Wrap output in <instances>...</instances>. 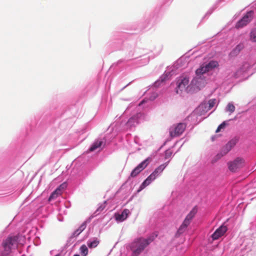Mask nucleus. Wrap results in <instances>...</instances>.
Masks as SVG:
<instances>
[{"mask_svg":"<svg viewBox=\"0 0 256 256\" xmlns=\"http://www.w3.org/2000/svg\"><path fill=\"white\" fill-rule=\"evenodd\" d=\"M158 18V15L154 12H146L137 24L136 29L139 32L146 30L156 23Z\"/></svg>","mask_w":256,"mask_h":256,"instance_id":"7ed1b4c3","label":"nucleus"},{"mask_svg":"<svg viewBox=\"0 0 256 256\" xmlns=\"http://www.w3.org/2000/svg\"><path fill=\"white\" fill-rule=\"evenodd\" d=\"M18 238V235L10 236L4 240L0 247V256H8L12 246L17 245Z\"/></svg>","mask_w":256,"mask_h":256,"instance_id":"20e7f679","label":"nucleus"},{"mask_svg":"<svg viewBox=\"0 0 256 256\" xmlns=\"http://www.w3.org/2000/svg\"><path fill=\"white\" fill-rule=\"evenodd\" d=\"M130 56H132L134 55V54L132 52H130L129 54Z\"/></svg>","mask_w":256,"mask_h":256,"instance_id":"a19ab883","label":"nucleus"},{"mask_svg":"<svg viewBox=\"0 0 256 256\" xmlns=\"http://www.w3.org/2000/svg\"><path fill=\"white\" fill-rule=\"evenodd\" d=\"M243 160L240 158H236L234 161L228 163V169L232 172H235L240 168L242 164Z\"/></svg>","mask_w":256,"mask_h":256,"instance_id":"ddd939ff","label":"nucleus"},{"mask_svg":"<svg viewBox=\"0 0 256 256\" xmlns=\"http://www.w3.org/2000/svg\"><path fill=\"white\" fill-rule=\"evenodd\" d=\"M232 146L226 143V144L222 148L220 152L216 156V159L220 158L222 156L228 154L232 148Z\"/></svg>","mask_w":256,"mask_h":256,"instance_id":"412c9836","label":"nucleus"},{"mask_svg":"<svg viewBox=\"0 0 256 256\" xmlns=\"http://www.w3.org/2000/svg\"><path fill=\"white\" fill-rule=\"evenodd\" d=\"M146 102V100L145 99H143L139 104V106L142 105L144 104Z\"/></svg>","mask_w":256,"mask_h":256,"instance_id":"e433bc0d","label":"nucleus"},{"mask_svg":"<svg viewBox=\"0 0 256 256\" xmlns=\"http://www.w3.org/2000/svg\"><path fill=\"white\" fill-rule=\"evenodd\" d=\"M189 79L187 77L180 78L176 82V91L177 94L179 93V90L182 92L186 90L187 92H193L194 91L199 90L202 86L201 79L196 78H194L190 84L188 85Z\"/></svg>","mask_w":256,"mask_h":256,"instance_id":"f257e3e1","label":"nucleus"},{"mask_svg":"<svg viewBox=\"0 0 256 256\" xmlns=\"http://www.w3.org/2000/svg\"><path fill=\"white\" fill-rule=\"evenodd\" d=\"M64 184H60L58 187L54 192H52L48 198V200L49 202L52 201V200L56 198L60 194V192L61 190V188H64Z\"/></svg>","mask_w":256,"mask_h":256,"instance_id":"4be33fe9","label":"nucleus"},{"mask_svg":"<svg viewBox=\"0 0 256 256\" xmlns=\"http://www.w3.org/2000/svg\"><path fill=\"white\" fill-rule=\"evenodd\" d=\"M219 66L216 60H211L208 63H204L196 70V78L201 79V82L203 81L202 76L204 74L211 71Z\"/></svg>","mask_w":256,"mask_h":256,"instance_id":"423d86ee","label":"nucleus"},{"mask_svg":"<svg viewBox=\"0 0 256 256\" xmlns=\"http://www.w3.org/2000/svg\"><path fill=\"white\" fill-rule=\"evenodd\" d=\"M107 201L105 200L103 204H102L97 208V210L94 212V214L96 215H98L100 214L101 212H102L106 207V204Z\"/></svg>","mask_w":256,"mask_h":256,"instance_id":"bb28decb","label":"nucleus"},{"mask_svg":"<svg viewBox=\"0 0 256 256\" xmlns=\"http://www.w3.org/2000/svg\"><path fill=\"white\" fill-rule=\"evenodd\" d=\"M144 118L143 114L141 112H137L130 117L126 124V128L132 129L135 128L139 124L142 119Z\"/></svg>","mask_w":256,"mask_h":256,"instance_id":"1a4fd4ad","label":"nucleus"},{"mask_svg":"<svg viewBox=\"0 0 256 256\" xmlns=\"http://www.w3.org/2000/svg\"><path fill=\"white\" fill-rule=\"evenodd\" d=\"M227 112H230V113L233 112L235 110V106L232 103H228L226 108Z\"/></svg>","mask_w":256,"mask_h":256,"instance_id":"c756f323","label":"nucleus"},{"mask_svg":"<svg viewBox=\"0 0 256 256\" xmlns=\"http://www.w3.org/2000/svg\"><path fill=\"white\" fill-rule=\"evenodd\" d=\"M227 124L228 123L226 121L223 122L218 126L216 130V132H218L221 130L224 129Z\"/></svg>","mask_w":256,"mask_h":256,"instance_id":"7c9ffc66","label":"nucleus"},{"mask_svg":"<svg viewBox=\"0 0 256 256\" xmlns=\"http://www.w3.org/2000/svg\"><path fill=\"white\" fill-rule=\"evenodd\" d=\"M81 232H80V231L79 230L78 228L76 229L72 234V236H70V238H74L77 237L80 234Z\"/></svg>","mask_w":256,"mask_h":256,"instance_id":"72a5a7b5","label":"nucleus"},{"mask_svg":"<svg viewBox=\"0 0 256 256\" xmlns=\"http://www.w3.org/2000/svg\"><path fill=\"white\" fill-rule=\"evenodd\" d=\"M250 40L252 42H256V27L251 30L250 33Z\"/></svg>","mask_w":256,"mask_h":256,"instance_id":"393cba45","label":"nucleus"},{"mask_svg":"<svg viewBox=\"0 0 256 256\" xmlns=\"http://www.w3.org/2000/svg\"><path fill=\"white\" fill-rule=\"evenodd\" d=\"M246 250H248V251H252L254 250V248H250L249 246L246 248Z\"/></svg>","mask_w":256,"mask_h":256,"instance_id":"4c0bfd02","label":"nucleus"},{"mask_svg":"<svg viewBox=\"0 0 256 256\" xmlns=\"http://www.w3.org/2000/svg\"><path fill=\"white\" fill-rule=\"evenodd\" d=\"M132 82H129L128 84H127L126 86H125L124 87H123L122 88V90H124L126 86H129L131 83Z\"/></svg>","mask_w":256,"mask_h":256,"instance_id":"ea45409f","label":"nucleus"},{"mask_svg":"<svg viewBox=\"0 0 256 256\" xmlns=\"http://www.w3.org/2000/svg\"><path fill=\"white\" fill-rule=\"evenodd\" d=\"M238 141V139L237 138L235 137V138L231 139L227 143H228V144H230V146H232V148H233L237 144Z\"/></svg>","mask_w":256,"mask_h":256,"instance_id":"2f4dec72","label":"nucleus"},{"mask_svg":"<svg viewBox=\"0 0 256 256\" xmlns=\"http://www.w3.org/2000/svg\"><path fill=\"white\" fill-rule=\"evenodd\" d=\"M172 154V152L170 150V149L166 150L164 152V159L166 160V159L169 158H170Z\"/></svg>","mask_w":256,"mask_h":256,"instance_id":"473e14b6","label":"nucleus"},{"mask_svg":"<svg viewBox=\"0 0 256 256\" xmlns=\"http://www.w3.org/2000/svg\"><path fill=\"white\" fill-rule=\"evenodd\" d=\"M73 256H80L78 254H74Z\"/></svg>","mask_w":256,"mask_h":256,"instance_id":"79ce46f5","label":"nucleus"},{"mask_svg":"<svg viewBox=\"0 0 256 256\" xmlns=\"http://www.w3.org/2000/svg\"><path fill=\"white\" fill-rule=\"evenodd\" d=\"M104 141L102 139L96 140L89 148L88 152H94L98 148H101L104 144Z\"/></svg>","mask_w":256,"mask_h":256,"instance_id":"6ab92c4d","label":"nucleus"},{"mask_svg":"<svg viewBox=\"0 0 256 256\" xmlns=\"http://www.w3.org/2000/svg\"><path fill=\"white\" fill-rule=\"evenodd\" d=\"M100 244V240L96 237L90 238L86 242L88 246L90 248H96Z\"/></svg>","mask_w":256,"mask_h":256,"instance_id":"5701e85b","label":"nucleus"},{"mask_svg":"<svg viewBox=\"0 0 256 256\" xmlns=\"http://www.w3.org/2000/svg\"><path fill=\"white\" fill-rule=\"evenodd\" d=\"M169 162L170 160L158 166L154 170V171L150 174V175H152V176H154L155 179H156L157 177L160 175L163 170L168 165Z\"/></svg>","mask_w":256,"mask_h":256,"instance_id":"a211bd4d","label":"nucleus"},{"mask_svg":"<svg viewBox=\"0 0 256 256\" xmlns=\"http://www.w3.org/2000/svg\"><path fill=\"white\" fill-rule=\"evenodd\" d=\"M250 67L251 66L249 63L244 62L236 71L232 72L230 77L233 78H237L241 76H244L245 74L248 72Z\"/></svg>","mask_w":256,"mask_h":256,"instance_id":"9d476101","label":"nucleus"},{"mask_svg":"<svg viewBox=\"0 0 256 256\" xmlns=\"http://www.w3.org/2000/svg\"><path fill=\"white\" fill-rule=\"evenodd\" d=\"M86 222H82V224L78 227V229L80 231V232H83L85 228H86Z\"/></svg>","mask_w":256,"mask_h":256,"instance_id":"f704fd0d","label":"nucleus"},{"mask_svg":"<svg viewBox=\"0 0 256 256\" xmlns=\"http://www.w3.org/2000/svg\"><path fill=\"white\" fill-rule=\"evenodd\" d=\"M125 60H122V59L120 60H118V62H117V64H120V63H122V62H124V61H125Z\"/></svg>","mask_w":256,"mask_h":256,"instance_id":"58836bf2","label":"nucleus"},{"mask_svg":"<svg viewBox=\"0 0 256 256\" xmlns=\"http://www.w3.org/2000/svg\"><path fill=\"white\" fill-rule=\"evenodd\" d=\"M148 60H147L146 61L145 63H147V62H148Z\"/></svg>","mask_w":256,"mask_h":256,"instance_id":"c03bdc74","label":"nucleus"},{"mask_svg":"<svg viewBox=\"0 0 256 256\" xmlns=\"http://www.w3.org/2000/svg\"><path fill=\"white\" fill-rule=\"evenodd\" d=\"M156 96H154V98H152V100H154V99H155V98H156Z\"/></svg>","mask_w":256,"mask_h":256,"instance_id":"37998d69","label":"nucleus"},{"mask_svg":"<svg viewBox=\"0 0 256 256\" xmlns=\"http://www.w3.org/2000/svg\"><path fill=\"white\" fill-rule=\"evenodd\" d=\"M254 10H250L247 12L243 16L236 24V28H240L246 26L254 18Z\"/></svg>","mask_w":256,"mask_h":256,"instance_id":"6e6552de","label":"nucleus"},{"mask_svg":"<svg viewBox=\"0 0 256 256\" xmlns=\"http://www.w3.org/2000/svg\"><path fill=\"white\" fill-rule=\"evenodd\" d=\"M130 214V210L128 209H124L120 214H115V219L118 222H122L126 220Z\"/></svg>","mask_w":256,"mask_h":256,"instance_id":"dca6fc26","label":"nucleus"},{"mask_svg":"<svg viewBox=\"0 0 256 256\" xmlns=\"http://www.w3.org/2000/svg\"><path fill=\"white\" fill-rule=\"evenodd\" d=\"M208 108V104L206 102H202L196 108V110L200 112V114H204L208 110H204Z\"/></svg>","mask_w":256,"mask_h":256,"instance_id":"b1692460","label":"nucleus"},{"mask_svg":"<svg viewBox=\"0 0 256 256\" xmlns=\"http://www.w3.org/2000/svg\"><path fill=\"white\" fill-rule=\"evenodd\" d=\"M198 211L196 206H194L187 214L182 224L180 226L178 230L176 231L175 236L176 238L179 237L186 230L188 226L190 225L192 220Z\"/></svg>","mask_w":256,"mask_h":256,"instance_id":"0eeeda50","label":"nucleus"},{"mask_svg":"<svg viewBox=\"0 0 256 256\" xmlns=\"http://www.w3.org/2000/svg\"><path fill=\"white\" fill-rule=\"evenodd\" d=\"M174 72H165L160 78L156 80L153 84V86L155 88H158L162 82L166 81L169 77L173 74Z\"/></svg>","mask_w":256,"mask_h":256,"instance_id":"2eb2a0df","label":"nucleus"},{"mask_svg":"<svg viewBox=\"0 0 256 256\" xmlns=\"http://www.w3.org/2000/svg\"><path fill=\"white\" fill-rule=\"evenodd\" d=\"M186 128V124L184 123H178L174 128L170 130V134L172 137H176L181 135Z\"/></svg>","mask_w":256,"mask_h":256,"instance_id":"f8f14e48","label":"nucleus"},{"mask_svg":"<svg viewBox=\"0 0 256 256\" xmlns=\"http://www.w3.org/2000/svg\"><path fill=\"white\" fill-rule=\"evenodd\" d=\"M154 180L156 179L154 176H152L150 174L148 176L140 185L139 188L137 190V192L138 193L141 192L145 188L149 186Z\"/></svg>","mask_w":256,"mask_h":256,"instance_id":"f3484780","label":"nucleus"},{"mask_svg":"<svg viewBox=\"0 0 256 256\" xmlns=\"http://www.w3.org/2000/svg\"><path fill=\"white\" fill-rule=\"evenodd\" d=\"M123 34L118 32H113L110 40L106 43V46L111 49L112 51L122 50L123 43Z\"/></svg>","mask_w":256,"mask_h":256,"instance_id":"39448f33","label":"nucleus"},{"mask_svg":"<svg viewBox=\"0 0 256 256\" xmlns=\"http://www.w3.org/2000/svg\"><path fill=\"white\" fill-rule=\"evenodd\" d=\"M152 158L150 157L147 158L144 160L140 163L132 171L128 179L130 177L134 178L137 176L142 170H144L150 162Z\"/></svg>","mask_w":256,"mask_h":256,"instance_id":"9b49d317","label":"nucleus"},{"mask_svg":"<svg viewBox=\"0 0 256 256\" xmlns=\"http://www.w3.org/2000/svg\"><path fill=\"white\" fill-rule=\"evenodd\" d=\"M217 4H214L206 12V13L205 14L204 16L203 17V18L209 16L212 12H213L217 8Z\"/></svg>","mask_w":256,"mask_h":256,"instance_id":"cd10ccee","label":"nucleus"},{"mask_svg":"<svg viewBox=\"0 0 256 256\" xmlns=\"http://www.w3.org/2000/svg\"><path fill=\"white\" fill-rule=\"evenodd\" d=\"M216 100L215 98H212V99L208 101V102L206 103L208 104V108L206 110H209L212 108L215 105V104L216 103Z\"/></svg>","mask_w":256,"mask_h":256,"instance_id":"c85d7f7f","label":"nucleus"},{"mask_svg":"<svg viewBox=\"0 0 256 256\" xmlns=\"http://www.w3.org/2000/svg\"><path fill=\"white\" fill-rule=\"evenodd\" d=\"M157 232L151 234L146 238L139 237L135 238L132 242L130 248L132 250V256H139L151 242L158 236Z\"/></svg>","mask_w":256,"mask_h":256,"instance_id":"f03ea898","label":"nucleus"},{"mask_svg":"<svg viewBox=\"0 0 256 256\" xmlns=\"http://www.w3.org/2000/svg\"><path fill=\"white\" fill-rule=\"evenodd\" d=\"M212 140H213L214 138H213V137H212Z\"/></svg>","mask_w":256,"mask_h":256,"instance_id":"a18cd8bd","label":"nucleus"},{"mask_svg":"<svg viewBox=\"0 0 256 256\" xmlns=\"http://www.w3.org/2000/svg\"><path fill=\"white\" fill-rule=\"evenodd\" d=\"M228 230L226 226L224 224L218 227L212 234L211 238L213 240H216L224 235Z\"/></svg>","mask_w":256,"mask_h":256,"instance_id":"4468645a","label":"nucleus"},{"mask_svg":"<svg viewBox=\"0 0 256 256\" xmlns=\"http://www.w3.org/2000/svg\"><path fill=\"white\" fill-rule=\"evenodd\" d=\"M80 251L82 256H86L88 254V248L85 244H82L80 248Z\"/></svg>","mask_w":256,"mask_h":256,"instance_id":"a878e982","label":"nucleus"},{"mask_svg":"<svg viewBox=\"0 0 256 256\" xmlns=\"http://www.w3.org/2000/svg\"><path fill=\"white\" fill-rule=\"evenodd\" d=\"M244 48V44L242 42L239 43L231 50L229 54V56L230 58H233L237 56Z\"/></svg>","mask_w":256,"mask_h":256,"instance_id":"aec40b11","label":"nucleus"},{"mask_svg":"<svg viewBox=\"0 0 256 256\" xmlns=\"http://www.w3.org/2000/svg\"><path fill=\"white\" fill-rule=\"evenodd\" d=\"M96 215L94 214V213L92 215L90 216L88 218H87L84 222H86V225L88 223H89L90 222L92 219L94 218V216H96Z\"/></svg>","mask_w":256,"mask_h":256,"instance_id":"c9c22d12","label":"nucleus"}]
</instances>
